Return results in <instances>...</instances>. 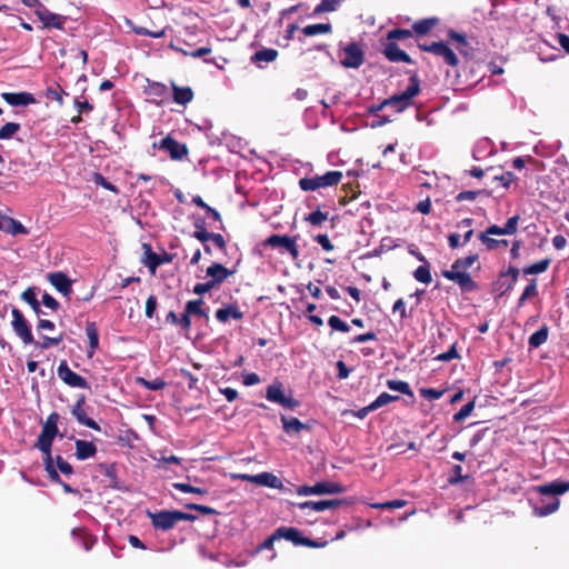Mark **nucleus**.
I'll list each match as a JSON object with an SVG mask.
<instances>
[{
    "instance_id": "obj_64",
    "label": "nucleus",
    "mask_w": 569,
    "mask_h": 569,
    "mask_svg": "<svg viewBox=\"0 0 569 569\" xmlns=\"http://www.w3.org/2000/svg\"><path fill=\"white\" fill-rule=\"evenodd\" d=\"M315 241L321 246V248L326 251H332L333 244L331 243L329 237L327 234H318L315 237Z\"/></svg>"
},
{
    "instance_id": "obj_9",
    "label": "nucleus",
    "mask_w": 569,
    "mask_h": 569,
    "mask_svg": "<svg viewBox=\"0 0 569 569\" xmlns=\"http://www.w3.org/2000/svg\"><path fill=\"white\" fill-rule=\"evenodd\" d=\"M266 399L270 402L278 403L283 408H293L297 406V402L286 395L282 383L278 380L273 381L267 388Z\"/></svg>"
},
{
    "instance_id": "obj_41",
    "label": "nucleus",
    "mask_w": 569,
    "mask_h": 569,
    "mask_svg": "<svg viewBox=\"0 0 569 569\" xmlns=\"http://www.w3.org/2000/svg\"><path fill=\"white\" fill-rule=\"evenodd\" d=\"M341 0H321L313 10L315 14H319L322 12H332L338 9Z\"/></svg>"
},
{
    "instance_id": "obj_16",
    "label": "nucleus",
    "mask_w": 569,
    "mask_h": 569,
    "mask_svg": "<svg viewBox=\"0 0 569 569\" xmlns=\"http://www.w3.org/2000/svg\"><path fill=\"white\" fill-rule=\"evenodd\" d=\"M159 148V149H162L164 151H167L170 157L174 160H180L182 159L188 150L186 148L184 144H181L179 143L178 141H176L174 139H172L171 137H166L163 138L159 144H157L156 142L153 143V148Z\"/></svg>"
},
{
    "instance_id": "obj_21",
    "label": "nucleus",
    "mask_w": 569,
    "mask_h": 569,
    "mask_svg": "<svg viewBox=\"0 0 569 569\" xmlns=\"http://www.w3.org/2000/svg\"><path fill=\"white\" fill-rule=\"evenodd\" d=\"M383 53L386 58L392 62H411L409 54L401 50L395 42L387 43Z\"/></svg>"
},
{
    "instance_id": "obj_3",
    "label": "nucleus",
    "mask_w": 569,
    "mask_h": 569,
    "mask_svg": "<svg viewBox=\"0 0 569 569\" xmlns=\"http://www.w3.org/2000/svg\"><path fill=\"white\" fill-rule=\"evenodd\" d=\"M148 517L154 529L168 531L172 529L178 521H194L197 516L180 510H161L158 512H148Z\"/></svg>"
},
{
    "instance_id": "obj_20",
    "label": "nucleus",
    "mask_w": 569,
    "mask_h": 569,
    "mask_svg": "<svg viewBox=\"0 0 569 569\" xmlns=\"http://www.w3.org/2000/svg\"><path fill=\"white\" fill-rule=\"evenodd\" d=\"M242 318L243 312L236 303L227 305L216 311V319L221 323H226L230 319L241 320Z\"/></svg>"
},
{
    "instance_id": "obj_37",
    "label": "nucleus",
    "mask_w": 569,
    "mask_h": 569,
    "mask_svg": "<svg viewBox=\"0 0 569 569\" xmlns=\"http://www.w3.org/2000/svg\"><path fill=\"white\" fill-rule=\"evenodd\" d=\"M137 383L144 387L148 390L153 391L162 390L167 386L166 381L162 378H154L152 380H148L146 378L139 377L137 378Z\"/></svg>"
},
{
    "instance_id": "obj_15",
    "label": "nucleus",
    "mask_w": 569,
    "mask_h": 569,
    "mask_svg": "<svg viewBox=\"0 0 569 569\" xmlns=\"http://www.w3.org/2000/svg\"><path fill=\"white\" fill-rule=\"evenodd\" d=\"M348 503L346 499H331V500H320V501H305L300 503H292L295 507L305 510L309 509L316 512L325 511L326 509L338 508L342 505Z\"/></svg>"
},
{
    "instance_id": "obj_53",
    "label": "nucleus",
    "mask_w": 569,
    "mask_h": 569,
    "mask_svg": "<svg viewBox=\"0 0 569 569\" xmlns=\"http://www.w3.org/2000/svg\"><path fill=\"white\" fill-rule=\"evenodd\" d=\"M167 86L161 82H152L148 87V92L151 96L163 97L167 93Z\"/></svg>"
},
{
    "instance_id": "obj_27",
    "label": "nucleus",
    "mask_w": 569,
    "mask_h": 569,
    "mask_svg": "<svg viewBox=\"0 0 569 569\" xmlns=\"http://www.w3.org/2000/svg\"><path fill=\"white\" fill-rule=\"evenodd\" d=\"M446 279L455 281L465 291H472L476 288L475 281L471 279L470 274L465 271L460 274L447 273Z\"/></svg>"
},
{
    "instance_id": "obj_54",
    "label": "nucleus",
    "mask_w": 569,
    "mask_h": 569,
    "mask_svg": "<svg viewBox=\"0 0 569 569\" xmlns=\"http://www.w3.org/2000/svg\"><path fill=\"white\" fill-rule=\"evenodd\" d=\"M9 229H7L6 232L10 234H19V233H27L26 228L22 226L21 222L9 218V221H7Z\"/></svg>"
},
{
    "instance_id": "obj_17",
    "label": "nucleus",
    "mask_w": 569,
    "mask_h": 569,
    "mask_svg": "<svg viewBox=\"0 0 569 569\" xmlns=\"http://www.w3.org/2000/svg\"><path fill=\"white\" fill-rule=\"evenodd\" d=\"M38 19L42 22L43 28L46 29L54 28L62 30L67 22L66 16L51 12L46 6L38 12Z\"/></svg>"
},
{
    "instance_id": "obj_40",
    "label": "nucleus",
    "mask_w": 569,
    "mask_h": 569,
    "mask_svg": "<svg viewBox=\"0 0 569 569\" xmlns=\"http://www.w3.org/2000/svg\"><path fill=\"white\" fill-rule=\"evenodd\" d=\"M398 397L396 396H391L387 392H382L381 395H379L375 401H372L368 407L365 408V411H372L375 409H378L391 401H395L397 400Z\"/></svg>"
},
{
    "instance_id": "obj_35",
    "label": "nucleus",
    "mask_w": 569,
    "mask_h": 569,
    "mask_svg": "<svg viewBox=\"0 0 569 569\" xmlns=\"http://www.w3.org/2000/svg\"><path fill=\"white\" fill-rule=\"evenodd\" d=\"M332 30V27L330 23H316V24H308L302 29V32L307 37H312L316 34L321 33H330Z\"/></svg>"
},
{
    "instance_id": "obj_6",
    "label": "nucleus",
    "mask_w": 569,
    "mask_h": 569,
    "mask_svg": "<svg viewBox=\"0 0 569 569\" xmlns=\"http://www.w3.org/2000/svg\"><path fill=\"white\" fill-rule=\"evenodd\" d=\"M277 537L291 541L295 546H305L310 548H319L325 543H319L310 538L303 537L301 531L295 527H279L276 529Z\"/></svg>"
},
{
    "instance_id": "obj_62",
    "label": "nucleus",
    "mask_w": 569,
    "mask_h": 569,
    "mask_svg": "<svg viewBox=\"0 0 569 569\" xmlns=\"http://www.w3.org/2000/svg\"><path fill=\"white\" fill-rule=\"evenodd\" d=\"M485 191L482 190H479V191H471V190H468V191H461L459 192L457 196H456V200L458 202H461V201H473L479 194L483 193Z\"/></svg>"
},
{
    "instance_id": "obj_22",
    "label": "nucleus",
    "mask_w": 569,
    "mask_h": 569,
    "mask_svg": "<svg viewBox=\"0 0 569 569\" xmlns=\"http://www.w3.org/2000/svg\"><path fill=\"white\" fill-rule=\"evenodd\" d=\"M256 485L272 488V489H281L283 487L282 481L271 472H261L256 475L253 479Z\"/></svg>"
},
{
    "instance_id": "obj_31",
    "label": "nucleus",
    "mask_w": 569,
    "mask_h": 569,
    "mask_svg": "<svg viewBox=\"0 0 569 569\" xmlns=\"http://www.w3.org/2000/svg\"><path fill=\"white\" fill-rule=\"evenodd\" d=\"M138 441H140V438L132 429H126L123 433L118 437V443L121 447L132 449L137 447Z\"/></svg>"
},
{
    "instance_id": "obj_56",
    "label": "nucleus",
    "mask_w": 569,
    "mask_h": 569,
    "mask_svg": "<svg viewBox=\"0 0 569 569\" xmlns=\"http://www.w3.org/2000/svg\"><path fill=\"white\" fill-rule=\"evenodd\" d=\"M473 402L466 403L458 412L453 415L455 421L460 422L466 419L473 410Z\"/></svg>"
},
{
    "instance_id": "obj_38",
    "label": "nucleus",
    "mask_w": 569,
    "mask_h": 569,
    "mask_svg": "<svg viewBox=\"0 0 569 569\" xmlns=\"http://www.w3.org/2000/svg\"><path fill=\"white\" fill-rule=\"evenodd\" d=\"M387 387L392 391L409 396L413 399V392L408 382L401 380H387Z\"/></svg>"
},
{
    "instance_id": "obj_51",
    "label": "nucleus",
    "mask_w": 569,
    "mask_h": 569,
    "mask_svg": "<svg viewBox=\"0 0 569 569\" xmlns=\"http://www.w3.org/2000/svg\"><path fill=\"white\" fill-rule=\"evenodd\" d=\"M478 259V256L477 254H470L466 258H462V259H457L455 262H453V269H468L470 268L475 261Z\"/></svg>"
},
{
    "instance_id": "obj_46",
    "label": "nucleus",
    "mask_w": 569,
    "mask_h": 569,
    "mask_svg": "<svg viewBox=\"0 0 569 569\" xmlns=\"http://www.w3.org/2000/svg\"><path fill=\"white\" fill-rule=\"evenodd\" d=\"M490 233H487V231L481 232L479 234V240L487 247L488 250H493L500 246V242H503V246L508 244L507 240H496L489 237Z\"/></svg>"
},
{
    "instance_id": "obj_10",
    "label": "nucleus",
    "mask_w": 569,
    "mask_h": 569,
    "mask_svg": "<svg viewBox=\"0 0 569 569\" xmlns=\"http://www.w3.org/2000/svg\"><path fill=\"white\" fill-rule=\"evenodd\" d=\"M419 48L426 52L441 57L445 62L451 67H456L459 62L456 53L442 41L432 42L430 44H419Z\"/></svg>"
},
{
    "instance_id": "obj_45",
    "label": "nucleus",
    "mask_w": 569,
    "mask_h": 569,
    "mask_svg": "<svg viewBox=\"0 0 569 569\" xmlns=\"http://www.w3.org/2000/svg\"><path fill=\"white\" fill-rule=\"evenodd\" d=\"M20 130V124L17 122H8L0 128V140L11 139Z\"/></svg>"
},
{
    "instance_id": "obj_29",
    "label": "nucleus",
    "mask_w": 569,
    "mask_h": 569,
    "mask_svg": "<svg viewBox=\"0 0 569 569\" xmlns=\"http://www.w3.org/2000/svg\"><path fill=\"white\" fill-rule=\"evenodd\" d=\"M72 415L76 417L78 423L87 427H99L91 418L87 417L83 408V399L79 400L72 408Z\"/></svg>"
},
{
    "instance_id": "obj_4",
    "label": "nucleus",
    "mask_w": 569,
    "mask_h": 569,
    "mask_svg": "<svg viewBox=\"0 0 569 569\" xmlns=\"http://www.w3.org/2000/svg\"><path fill=\"white\" fill-rule=\"evenodd\" d=\"M59 429H42L38 441L34 447L38 448L43 453V463L44 469L48 472L49 477L53 481H60L59 473L54 469L53 459L51 456V446L54 437L58 435Z\"/></svg>"
},
{
    "instance_id": "obj_39",
    "label": "nucleus",
    "mask_w": 569,
    "mask_h": 569,
    "mask_svg": "<svg viewBox=\"0 0 569 569\" xmlns=\"http://www.w3.org/2000/svg\"><path fill=\"white\" fill-rule=\"evenodd\" d=\"M413 278L421 283H426V284L430 283L432 278H431V273H430L429 262H426V263L419 266L413 271Z\"/></svg>"
},
{
    "instance_id": "obj_23",
    "label": "nucleus",
    "mask_w": 569,
    "mask_h": 569,
    "mask_svg": "<svg viewBox=\"0 0 569 569\" xmlns=\"http://www.w3.org/2000/svg\"><path fill=\"white\" fill-rule=\"evenodd\" d=\"M97 452V447L92 441L77 440L76 441V457L79 460H86L93 457Z\"/></svg>"
},
{
    "instance_id": "obj_34",
    "label": "nucleus",
    "mask_w": 569,
    "mask_h": 569,
    "mask_svg": "<svg viewBox=\"0 0 569 569\" xmlns=\"http://www.w3.org/2000/svg\"><path fill=\"white\" fill-rule=\"evenodd\" d=\"M44 96L49 100H54L61 107L64 103L63 97L68 93L60 87V84L51 86L46 89Z\"/></svg>"
},
{
    "instance_id": "obj_8",
    "label": "nucleus",
    "mask_w": 569,
    "mask_h": 569,
    "mask_svg": "<svg viewBox=\"0 0 569 569\" xmlns=\"http://www.w3.org/2000/svg\"><path fill=\"white\" fill-rule=\"evenodd\" d=\"M58 377L69 387L79 389H89L88 381L80 375L73 372L66 360H62L57 369Z\"/></svg>"
},
{
    "instance_id": "obj_33",
    "label": "nucleus",
    "mask_w": 569,
    "mask_h": 569,
    "mask_svg": "<svg viewBox=\"0 0 569 569\" xmlns=\"http://www.w3.org/2000/svg\"><path fill=\"white\" fill-rule=\"evenodd\" d=\"M203 303L204 302L202 299L190 300L186 303L184 311L189 316H198V317L208 318L207 311L204 309H202Z\"/></svg>"
},
{
    "instance_id": "obj_59",
    "label": "nucleus",
    "mask_w": 569,
    "mask_h": 569,
    "mask_svg": "<svg viewBox=\"0 0 569 569\" xmlns=\"http://www.w3.org/2000/svg\"><path fill=\"white\" fill-rule=\"evenodd\" d=\"M184 507L190 510H197L201 512L202 515H218L219 512L208 506L198 505V503H186Z\"/></svg>"
},
{
    "instance_id": "obj_13",
    "label": "nucleus",
    "mask_w": 569,
    "mask_h": 569,
    "mask_svg": "<svg viewBox=\"0 0 569 569\" xmlns=\"http://www.w3.org/2000/svg\"><path fill=\"white\" fill-rule=\"evenodd\" d=\"M46 278L50 284L56 288L57 291H59L64 297L70 298L72 293V281L66 273L61 271L49 272L47 273Z\"/></svg>"
},
{
    "instance_id": "obj_43",
    "label": "nucleus",
    "mask_w": 569,
    "mask_h": 569,
    "mask_svg": "<svg viewBox=\"0 0 569 569\" xmlns=\"http://www.w3.org/2000/svg\"><path fill=\"white\" fill-rule=\"evenodd\" d=\"M172 487L181 492H186V493H196V495H199V496H204V495H208V490L204 489V488H200V487H193L189 483H184V482H174L172 485Z\"/></svg>"
},
{
    "instance_id": "obj_18",
    "label": "nucleus",
    "mask_w": 569,
    "mask_h": 569,
    "mask_svg": "<svg viewBox=\"0 0 569 569\" xmlns=\"http://www.w3.org/2000/svg\"><path fill=\"white\" fill-rule=\"evenodd\" d=\"M2 99L10 106H29L36 103L33 94L29 92H3Z\"/></svg>"
},
{
    "instance_id": "obj_5",
    "label": "nucleus",
    "mask_w": 569,
    "mask_h": 569,
    "mask_svg": "<svg viewBox=\"0 0 569 569\" xmlns=\"http://www.w3.org/2000/svg\"><path fill=\"white\" fill-rule=\"evenodd\" d=\"M342 179L341 171H328L322 176L302 178L299 180V187L303 191H315L319 188L337 186Z\"/></svg>"
},
{
    "instance_id": "obj_57",
    "label": "nucleus",
    "mask_w": 569,
    "mask_h": 569,
    "mask_svg": "<svg viewBox=\"0 0 569 569\" xmlns=\"http://www.w3.org/2000/svg\"><path fill=\"white\" fill-rule=\"evenodd\" d=\"M519 222V216H513L507 220L505 226L502 227L505 234H513L517 232Z\"/></svg>"
},
{
    "instance_id": "obj_52",
    "label": "nucleus",
    "mask_w": 569,
    "mask_h": 569,
    "mask_svg": "<svg viewBox=\"0 0 569 569\" xmlns=\"http://www.w3.org/2000/svg\"><path fill=\"white\" fill-rule=\"evenodd\" d=\"M412 36V31L408 29H393L388 32V40H405Z\"/></svg>"
},
{
    "instance_id": "obj_60",
    "label": "nucleus",
    "mask_w": 569,
    "mask_h": 569,
    "mask_svg": "<svg viewBox=\"0 0 569 569\" xmlns=\"http://www.w3.org/2000/svg\"><path fill=\"white\" fill-rule=\"evenodd\" d=\"M133 32L136 34H138V36H147V37H151V38H154V39L162 38L164 36V30L150 31V30H148L147 28H143V27L133 28Z\"/></svg>"
},
{
    "instance_id": "obj_28",
    "label": "nucleus",
    "mask_w": 569,
    "mask_h": 569,
    "mask_svg": "<svg viewBox=\"0 0 569 569\" xmlns=\"http://www.w3.org/2000/svg\"><path fill=\"white\" fill-rule=\"evenodd\" d=\"M21 299L31 307V309L37 316L43 313L40 307V302L37 299V292L34 287H29L28 289H26L21 295Z\"/></svg>"
},
{
    "instance_id": "obj_7",
    "label": "nucleus",
    "mask_w": 569,
    "mask_h": 569,
    "mask_svg": "<svg viewBox=\"0 0 569 569\" xmlns=\"http://www.w3.org/2000/svg\"><path fill=\"white\" fill-rule=\"evenodd\" d=\"M11 315H12L11 326H12V330L14 331V333L22 340V342L24 345L34 343V339H33V336L31 332L30 325L26 320L22 312L17 308H12Z\"/></svg>"
},
{
    "instance_id": "obj_55",
    "label": "nucleus",
    "mask_w": 569,
    "mask_h": 569,
    "mask_svg": "<svg viewBox=\"0 0 569 569\" xmlns=\"http://www.w3.org/2000/svg\"><path fill=\"white\" fill-rule=\"evenodd\" d=\"M420 393H421V396L423 398H426L428 400H437V399H440L442 397L445 391L443 390L433 389V388H421L420 389Z\"/></svg>"
},
{
    "instance_id": "obj_49",
    "label": "nucleus",
    "mask_w": 569,
    "mask_h": 569,
    "mask_svg": "<svg viewBox=\"0 0 569 569\" xmlns=\"http://www.w3.org/2000/svg\"><path fill=\"white\" fill-rule=\"evenodd\" d=\"M469 476H462V468L460 465H455L452 467V473L448 478V483L451 486L458 485L461 481L468 479Z\"/></svg>"
},
{
    "instance_id": "obj_36",
    "label": "nucleus",
    "mask_w": 569,
    "mask_h": 569,
    "mask_svg": "<svg viewBox=\"0 0 569 569\" xmlns=\"http://www.w3.org/2000/svg\"><path fill=\"white\" fill-rule=\"evenodd\" d=\"M438 20L436 18L422 19L413 23L412 29L418 34L428 33L436 24Z\"/></svg>"
},
{
    "instance_id": "obj_26",
    "label": "nucleus",
    "mask_w": 569,
    "mask_h": 569,
    "mask_svg": "<svg viewBox=\"0 0 569 569\" xmlns=\"http://www.w3.org/2000/svg\"><path fill=\"white\" fill-rule=\"evenodd\" d=\"M315 485H316V495H337V493H343L346 491V487L339 482L322 481V482H317Z\"/></svg>"
},
{
    "instance_id": "obj_48",
    "label": "nucleus",
    "mask_w": 569,
    "mask_h": 569,
    "mask_svg": "<svg viewBox=\"0 0 569 569\" xmlns=\"http://www.w3.org/2000/svg\"><path fill=\"white\" fill-rule=\"evenodd\" d=\"M328 216H329L328 212H322L320 210H316L306 217V221H308L312 226H320L322 222L328 220Z\"/></svg>"
},
{
    "instance_id": "obj_11",
    "label": "nucleus",
    "mask_w": 569,
    "mask_h": 569,
    "mask_svg": "<svg viewBox=\"0 0 569 569\" xmlns=\"http://www.w3.org/2000/svg\"><path fill=\"white\" fill-rule=\"evenodd\" d=\"M266 243L272 248H280L292 257L293 260H297L299 257L298 246L296 240L287 234H271Z\"/></svg>"
},
{
    "instance_id": "obj_14",
    "label": "nucleus",
    "mask_w": 569,
    "mask_h": 569,
    "mask_svg": "<svg viewBox=\"0 0 569 569\" xmlns=\"http://www.w3.org/2000/svg\"><path fill=\"white\" fill-rule=\"evenodd\" d=\"M363 62V51L357 43H350L343 49L341 64L346 68H359Z\"/></svg>"
},
{
    "instance_id": "obj_61",
    "label": "nucleus",
    "mask_w": 569,
    "mask_h": 569,
    "mask_svg": "<svg viewBox=\"0 0 569 569\" xmlns=\"http://www.w3.org/2000/svg\"><path fill=\"white\" fill-rule=\"evenodd\" d=\"M197 230L193 232V237L198 239L200 242L206 243L209 241V233L203 227V222L196 223Z\"/></svg>"
},
{
    "instance_id": "obj_30",
    "label": "nucleus",
    "mask_w": 569,
    "mask_h": 569,
    "mask_svg": "<svg viewBox=\"0 0 569 569\" xmlns=\"http://www.w3.org/2000/svg\"><path fill=\"white\" fill-rule=\"evenodd\" d=\"M548 335H549L548 327L542 326L539 330H537L529 337V339H528L529 348L530 349L539 348L541 345H543L547 341Z\"/></svg>"
},
{
    "instance_id": "obj_58",
    "label": "nucleus",
    "mask_w": 569,
    "mask_h": 569,
    "mask_svg": "<svg viewBox=\"0 0 569 569\" xmlns=\"http://www.w3.org/2000/svg\"><path fill=\"white\" fill-rule=\"evenodd\" d=\"M519 222V216H513L507 220L505 226L502 227L505 234H513L517 232Z\"/></svg>"
},
{
    "instance_id": "obj_63",
    "label": "nucleus",
    "mask_w": 569,
    "mask_h": 569,
    "mask_svg": "<svg viewBox=\"0 0 569 569\" xmlns=\"http://www.w3.org/2000/svg\"><path fill=\"white\" fill-rule=\"evenodd\" d=\"M458 357H459V355L457 352L456 345H452L448 351L438 355L436 357V359L439 361L446 362V361H450L452 359H457Z\"/></svg>"
},
{
    "instance_id": "obj_2",
    "label": "nucleus",
    "mask_w": 569,
    "mask_h": 569,
    "mask_svg": "<svg viewBox=\"0 0 569 569\" xmlns=\"http://www.w3.org/2000/svg\"><path fill=\"white\" fill-rule=\"evenodd\" d=\"M420 92V80L417 74H412L409 78V84L400 93H396L390 98L386 99L379 107L381 110L386 107L392 108L396 112H402L413 104V98Z\"/></svg>"
},
{
    "instance_id": "obj_32",
    "label": "nucleus",
    "mask_w": 569,
    "mask_h": 569,
    "mask_svg": "<svg viewBox=\"0 0 569 569\" xmlns=\"http://www.w3.org/2000/svg\"><path fill=\"white\" fill-rule=\"evenodd\" d=\"M86 335H87L88 340H89V347H90L89 355L91 356L96 351L98 346H99V333H98V329H97V326H96L94 322H88L87 323V326H86Z\"/></svg>"
},
{
    "instance_id": "obj_12",
    "label": "nucleus",
    "mask_w": 569,
    "mask_h": 569,
    "mask_svg": "<svg viewBox=\"0 0 569 569\" xmlns=\"http://www.w3.org/2000/svg\"><path fill=\"white\" fill-rule=\"evenodd\" d=\"M144 248V264L149 268L151 273H154L159 266L170 263L173 259V256L163 251L162 253H156L152 251L151 247L148 244L143 246Z\"/></svg>"
},
{
    "instance_id": "obj_24",
    "label": "nucleus",
    "mask_w": 569,
    "mask_h": 569,
    "mask_svg": "<svg viewBox=\"0 0 569 569\" xmlns=\"http://www.w3.org/2000/svg\"><path fill=\"white\" fill-rule=\"evenodd\" d=\"M173 91V101L178 104L186 106L193 99V91L190 87H179L174 82L171 83Z\"/></svg>"
},
{
    "instance_id": "obj_42",
    "label": "nucleus",
    "mask_w": 569,
    "mask_h": 569,
    "mask_svg": "<svg viewBox=\"0 0 569 569\" xmlns=\"http://www.w3.org/2000/svg\"><path fill=\"white\" fill-rule=\"evenodd\" d=\"M538 295V288H537V280L531 279L529 284L525 288L523 292L521 293L519 300H518V307L523 306V303L527 301V299L531 297H536Z\"/></svg>"
},
{
    "instance_id": "obj_19",
    "label": "nucleus",
    "mask_w": 569,
    "mask_h": 569,
    "mask_svg": "<svg viewBox=\"0 0 569 569\" xmlns=\"http://www.w3.org/2000/svg\"><path fill=\"white\" fill-rule=\"evenodd\" d=\"M233 272L228 270L221 263H212L207 268L206 274L210 281L217 287L228 279Z\"/></svg>"
},
{
    "instance_id": "obj_44",
    "label": "nucleus",
    "mask_w": 569,
    "mask_h": 569,
    "mask_svg": "<svg viewBox=\"0 0 569 569\" xmlns=\"http://www.w3.org/2000/svg\"><path fill=\"white\" fill-rule=\"evenodd\" d=\"M550 264V259L540 260L533 264L523 268L525 274H538L545 272Z\"/></svg>"
},
{
    "instance_id": "obj_50",
    "label": "nucleus",
    "mask_w": 569,
    "mask_h": 569,
    "mask_svg": "<svg viewBox=\"0 0 569 569\" xmlns=\"http://www.w3.org/2000/svg\"><path fill=\"white\" fill-rule=\"evenodd\" d=\"M406 505H407L406 500L396 499V500H390L387 502L373 503V505H371V507L375 509H400V508H403Z\"/></svg>"
},
{
    "instance_id": "obj_1",
    "label": "nucleus",
    "mask_w": 569,
    "mask_h": 569,
    "mask_svg": "<svg viewBox=\"0 0 569 569\" xmlns=\"http://www.w3.org/2000/svg\"><path fill=\"white\" fill-rule=\"evenodd\" d=\"M535 491L541 496H555L551 501H541V506L535 507L533 512L538 517H546L559 509L560 500L557 496L563 495L569 491V481L553 480L551 482L537 486Z\"/></svg>"
},
{
    "instance_id": "obj_25",
    "label": "nucleus",
    "mask_w": 569,
    "mask_h": 569,
    "mask_svg": "<svg viewBox=\"0 0 569 569\" xmlns=\"http://www.w3.org/2000/svg\"><path fill=\"white\" fill-rule=\"evenodd\" d=\"M278 51L271 48H264L257 51L252 57L251 61L256 63L259 68L263 67V63L272 62L277 59Z\"/></svg>"
},
{
    "instance_id": "obj_47",
    "label": "nucleus",
    "mask_w": 569,
    "mask_h": 569,
    "mask_svg": "<svg viewBox=\"0 0 569 569\" xmlns=\"http://www.w3.org/2000/svg\"><path fill=\"white\" fill-rule=\"evenodd\" d=\"M328 325L332 330L336 331L348 332L350 330L349 325L345 322L342 319H340L338 316L329 317Z\"/></svg>"
}]
</instances>
